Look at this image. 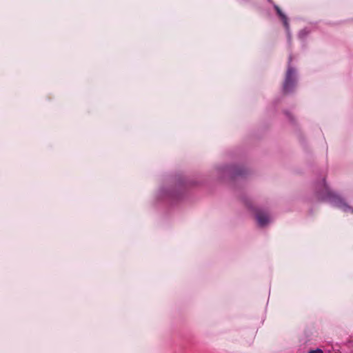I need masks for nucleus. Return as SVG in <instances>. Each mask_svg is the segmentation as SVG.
I'll return each mask as SVG.
<instances>
[{"instance_id":"nucleus-1","label":"nucleus","mask_w":353,"mask_h":353,"mask_svg":"<svg viewBox=\"0 0 353 353\" xmlns=\"http://www.w3.org/2000/svg\"><path fill=\"white\" fill-rule=\"evenodd\" d=\"M257 221H258V223L261 225H265L266 223L268 222V217L265 215V214H259L257 215Z\"/></svg>"},{"instance_id":"nucleus-2","label":"nucleus","mask_w":353,"mask_h":353,"mask_svg":"<svg viewBox=\"0 0 353 353\" xmlns=\"http://www.w3.org/2000/svg\"><path fill=\"white\" fill-rule=\"evenodd\" d=\"M309 353H323V351L320 349H316L315 350H312L309 352Z\"/></svg>"}]
</instances>
